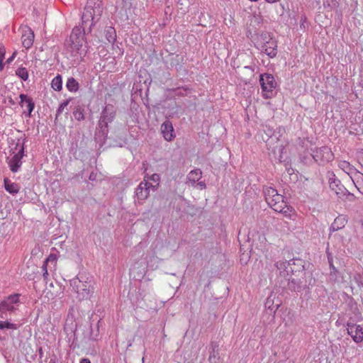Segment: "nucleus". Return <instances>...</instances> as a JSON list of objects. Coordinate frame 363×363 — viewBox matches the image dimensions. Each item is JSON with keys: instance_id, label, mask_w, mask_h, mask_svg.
<instances>
[{"instance_id": "nucleus-35", "label": "nucleus", "mask_w": 363, "mask_h": 363, "mask_svg": "<svg viewBox=\"0 0 363 363\" xmlns=\"http://www.w3.org/2000/svg\"><path fill=\"white\" fill-rule=\"evenodd\" d=\"M134 5V0H123V6L125 9H130Z\"/></svg>"}, {"instance_id": "nucleus-36", "label": "nucleus", "mask_w": 363, "mask_h": 363, "mask_svg": "<svg viewBox=\"0 0 363 363\" xmlns=\"http://www.w3.org/2000/svg\"><path fill=\"white\" fill-rule=\"evenodd\" d=\"M186 91V89H182L181 88H178V89H176V95H177V96H184Z\"/></svg>"}, {"instance_id": "nucleus-9", "label": "nucleus", "mask_w": 363, "mask_h": 363, "mask_svg": "<svg viewBox=\"0 0 363 363\" xmlns=\"http://www.w3.org/2000/svg\"><path fill=\"white\" fill-rule=\"evenodd\" d=\"M150 190L155 191L156 186H153L152 184L149 183L145 179L141 182L135 190V197L138 201H142L146 199L150 194Z\"/></svg>"}, {"instance_id": "nucleus-13", "label": "nucleus", "mask_w": 363, "mask_h": 363, "mask_svg": "<svg viewBox=\"0 0 363 363\" xmlns=\"http://www.w3.org/2000/svg\"><path fill=\"white\" fill-rule=\"evenodd\" d=\"M22 44L26 49H29L33 44L34 33L28 26L22 28Z\"/></svg>"}, {"instance_id": "nucleus-16", "label": "nucleus", "mask_w": 363, "mask_h": 363, "mask_svg": "<svg viewBox=\"0 0 363 363\" xmlns=\"http://www.w3.org/2000/svg\"><path fill=\"white\" fill-rule=\"evenodd\" d=\"M161 132L167 141H172L176 136L172 124L169 121H165L162 124Z\"/></svg>"}, {"instance_id": "nucleus-14", "label": "nucleus", "mask_w": 363, "mask_h": 363, "mask_svg": "<svg viewBox=\"0 0 363 363\" xmlns=\"http://www.w3.org/2000/svg\"><path fill=\"white\" fill-rule=\"evenodd\" d=\"M294 264V260L290 259L289 261H278L276 263L277 269L282 277H286L293 272L292 265Z\"/></svg>"}, {"instance_id": "nucleus-47", "label": "nucleus", "mask_w": 363, "mask_h": 363, "mask_svg": "<svg viewBox=\"0 0 363 363\" xmlns=\"http://www.w3.org/2000/svg\"><path fill=\"white\" fill-rule=\"evenodd\" d=\"M0 67L1 68H2V59L0 58Z\"/></svg>"}, {"instance_id": "nucleus-10", "label": "nucleus", "mask_w": 363, "mask_h": 363, "mask_svg": "<svg viewBox=\"0 0 363 363\" xmlns=\"http://www.w3.org/2000/svg\"><path fill=\"white\" fill-rule=\"evenodd\" d=\"M346 325L347 333L353 341L356 343L362 342L363 341V326L351 322H347Z\"/></svg>"}, {"instance_id": "nucleus-31", "label": "nucleus", "mask_w": 363, "mask_h": 363, "mask_svg": "<svg viewBox=\"0 0 363 363\" xmlns=\"http://www.w3.org/2000/svg\"><path fill=\"white\" fill-rule=\"evenodd\" d=\"M146 181L151 180L155 184H152L153 186H156V189H157V186H159L160 177L158 174H153L151 176L148 177L147 175L145 176V179Z\"/></svg>"}, {"instance_id": "nucleus-11", "label": "nucleus", "mask_w": 363, "mask_h": 363, "mask_svg": "<svg viewBox=\"0 0 363 363\" xmlns=\"http://www.w3.org/2000/svg\"><path fill=\"white\" fill-rule=\"evenodd\" d=\"M202 177V172L199 169L191 170L187 175L188 183L194 186L196 184L198 188L201 190L206 189V184L200 179Z\"/></svg>"}, {"instance_id": "nucleus-38", "label": "nucleus", "mask_w": 363, "mask_h": 363, "mask_svg": "<svg viewBox=\"0 0 363 363\" xmlns=\"http://www.w3.org/2000/svg\"><path fill=\"white\" fill-rule=\"evenodd\" d=\"M99 125L100 126V128H101V129H103V128H106L104 127V122H102V121H101V117H100V119H99Z\"/></svg>"}, {"instance_id": "nucleus-48", "label": "nucleus", "mask_w": 363, "mask_h": 363, "mask_svg": "<svg viewBox=\"0 0 363 363\" xmlns=\"http://www.w3.org/2000/svg\"><path fill=\"white\" fill-rule=\"evenodd\" d=\"M13 57H11L9 58L7 61H8L9 62H10L13 60Z\"/></svg>"}, {"instance_id": "nucleus-49", "label": "nucleus", "mask_w": 363, "mask_h": 363, "mask_svg": "<svg viewBox=\"0 0 363 363\" xmlns=\"http://www.w3.org/2000/svg\"><path fill=\"white\" fill-rule=\"evenodd\" d=\"M336 325H340V322H339V320H337V321H336Z\"/></svg>"}, {"instance_id": "nucleus-3", "label": "nucleus", "mask_w": 363, "mask_h": 363, "mask_svg": "<svg viewBox=\"0 0 363 363\" xmlns=\"http://www.w3.org/2000/svg\"><path fill=\"white\" fill-rule=\"evenodd\" d=\"M25 138H18L16 141L11 140L9 142V152L11 156L6 160L10 170L16 173L19 172L23 162L22 159L25 156Z\"/></svg>"}, {"instance_id": "nucleus-50", "label": "nucleus", "mask_w": 363, "mask_h": 363, "mask_svg": "<svg viewBox=\"0 0 363 363\" xmlns=\"http://www.w3.org/2000/svg\"><path fill=\"white\" fill-rule=\"evenodd\" d=\"M245 68L250 69V67L249 66H246Z\"/></svg>"}, {"instance_id": "nucleus-43", "label": "nucleus", "mask_w": 363, "mask_h": 363, "mask_svg": "<svg viewBox=\"0 0 363 363\" xmlns=\"http://www.w3.org/2000/svg\"><path fill=\"white\" fill-rule=\"evenodd\" d=\"M279 0H266L268 3L272 4L279 1Z\"/></svg>"}, {"instance_id": "nucleus-24", "label": "nucleus", "mask_w": 363, "mask_h": 363, "mask_svg": "<svg viewBox=\"0 0 363 363\" xmlns=\"http://www.w3.org/2000/svg\"><path fill=\"white\" fill-rule=\"evenodd\" d=\"M67 89L71 92H76L79 88L78 82L73 77L68 78L66 83Z\"/></svg>"}, {"instance_id": "nucleus-8", "label": "nucleus", "mask_w": 363, "mask_h": 363, "mask_svg": "<svg viewBox=\"0 0 363 363\" xmlns=\"http://www.w3.org/2000/svg\"><path fill=\"white\" fill-rule=\"evenodd\" d=\"M311 155L319 164H325L333 159V154L327 146L312 149Z\"/></svg>"}, {"instance_id": "nucleus-28", "label": "nucleus", "mask_w": 363, "mask_h": 363, "mask_svg": "<svg viewBox=\"0 0 363 363\" xmlns=\"http://www.w3.org/2000/svg\"><path fill=\"white\" fill-rule=\"evenodd\" d=\"M16 74L23 81L28 79V72L26 67H18L16 71Z\"/></svg>"}, {"instance_id": "nucleus-19", "label": "nucleus", "mask_w": 363, "mask_h": 363, "mask_svg": "<svg viewBox=\"0 0 363 363\" xmlns=\"http://www.w3.org/2000/svg\"><path fill=\"white\" fill-rule=\"evenodd\" d=\"M56 264H57V256L55 254H50L43 262V264L42 266L43 272H44L45 271L48 272V270H50V271L55 270Z\"/></svg>"}, {"instance_id": "nucleus-12", "label": "nucleus", "mask_w": 363, "mask_h": 363, "mask_svg": "<svg viewBox=\"0 0 363 363\" xmlns=\"http://www.w3.org/2000/svg\"><path fill=\"white\" fill-rule=\"evenodd\" d=\"M268 38L269 40H267L261 45V50L269 57L273 58L277 54V44L275 40H272V38L269 37V35Z\"/></svg>"}, {"instance_id": "nucleus-26", "label": "nucleus", "mask_w": 363, "mask_h": 363, "mask_svg": "<svg viewBox=\"0 0 363 363\" xmlns=\"http://www.w3.org/2000/svg\"><path fill=\"white\" fill-rule=\"evenodd\" d=\"M51 86L55 91H60L62 89V76L57 74L53 78L51 82Z\"/></svg>"}, {"instance_id": "nucleus-41", "label": "nucleus", "mask_w": 363, "mask_h": 363, "mask_svg": "<svg viewBox=\"0 0 363 363\" xmlns=\"http://www.w3.org/2000/svg\"><path fill=\"white\" fill-rule=\"evenodd\" d=\"M216 359V357L214 354H211L210 356H209V361L210 362H212L213 359ZM214 362H216V360H214Z\"/></svg>"}, {"instance_id": "nucleus-15", "label": "nucleus", "mask_w": 363, "mask_h": 363, "mask_svg": "<svg viewBox=\"0 0 363 363\" xmlns=\"http://www.w3.org/2000/svg\"><path fill=\"white\" fill-rule=\"evenodd\" d=\"M19 97L21 99L20 103H19L21 106L22 108H26V109L27 111V113L25 111L24 113L26 114V116L30 117L31 113L35 108V104H34L33 99L30 97H29L27 95L23 94H20Z\"/></svg>"}, {"instance_id": "nucleus-21", "label": "nucleus", "mask_w": 363, "mask_h": 363, "mask_svg": "<svg viewBox=\"0 0 363 363\" xmlns=\"http://www.w3.org/2000/svg\"><path fill=\"white\" fill-rule=\"evenodd\" d=\"M4 187L9 193L13 195L16 194L20 190L18 184L11 182L9 179H4Z\"/></svg>"}, {"instance_id": "nucleus-4", "label": "nucleus", "mask_w": 363, "mask_h": 363, "mask_svg": "<svg viewBox=\"0 0 363 363\" xmlns=\"http://www.w3.org/2000/svg\"><path fill=\"white\" fill-rule=\"evenodd\" d=\"M267 203L275 211L281 213L286 217L291 218L294 210L291 207L286 205L281 194L277 192L274 198L271 199Z\"/></svg>"}, {"instance_id": "nucleus-29", "label": "nucleus", "mask_w": 363, "mask_h": 363, "mask_svg": "<svg viewBox=\"0 0 363 363\" xmlns=\"http://www.w3.org/2000/svg\"><path fill=\"white\" fill-rule=\"evenodd\" d=\"M279 306V304L274 306V298H272V296L267 297L265 302V307L269 309L270 311H273L274 313H275L277 311Z\"/></svg>"}, {"instance_id": "nucleus-44", "label": "nucleus", "mask_w": 363, "mask_h": 363, "mask_svg": "<svg viewBox=\"0 0 363 363\" xmlns=\"http://www.w3.org/2000/svg\"><path fill=\"white\" fill-rule=\"evenodd\" d=\"M330 187H331L332 189H333V188H334V186H337V185H336V184H335V182H330Z\"/></svg>"}, {"instance_id": "nucleus-27", "label": "nucleus", "mask_w": 363, "mask_h": 363, "mask_svg": "<svg viewBox=\"0 0 363 363\" xmlns=\"http://www.w3.org/2000/svg\"><path fill=\"white\" fill-rule=\"evenodd\" d=\"M277 192V190L272 187H265L264 189V194L267 203H268L271 199L274 198Z\"/></svg>"}, {"instance_id": "nucleus-1", "label": "nucleus", "mask_w": 363, "mask_h": 363, "mask_svg": "<svg viewBox=\"0 0 363 363\" xmlns=\"http://www.w3.org/2000/svg\"><path fill=\"white\" fill-rule=\"evenodd\" d=\"M84 28L74 27L69 38L65 43L67 57L77 63L82 61L86 54V47L84 45Z\"/></svg>"}, {"instance_id": "nucleus-20", "label": "nucleus", "mask_w": 363, "mask_h": 363, "mask_svg": "<svg viewBox=\"0 0 363 363\" xmlns=\"http://www.w3.org/2000/svg\"><path fill=\"white\" fill-rule=\"evenodd\" d=\"M352 183L359 191H363V174L357 169L353 171L352 175L350 177Z\"/></svg>"}, {"instance_id": "nucleus-5", "label": "nucleus", "mask_w": 363, "mask_h": 363, "mask_svg": "<svg viewBox=\"0 0 363 363\" xmlns=\"http://www.w3.org/2000/svg\"><path fill=\"white\" fill-rule=\"evenodd\" d=\"M19 303V294H12L7 296L0 302V318H7L8 313H13L17 310Z\"/></svg>"}, {"instance_id": "nucleus-6", "label": "nucleus", "mask_w": 363, "mask_h": 363, "mask_svg": "<svg viewBox=\"0 0 363 363\" xmlns=\"http://www.w3.org/2000/svg\"><path fill=\"white\" fill-rule=\"evenodd\" d=\"M259 83L264 99H270L273 96V91L277 87V82L274 76L269 73L262 74L259 76Z\"/></svg>"}, {"instance_id": "nucleus-33", "label": "nucleus", "mask_w": 363, "mask_h": 363, "mask_svg": "<svg viewBox=\"0 0 363 363\" xmlns=\"http://www.w3.org/2000/svg\"><path fill=\"white\" fill-rule=\"evenodd\" d=\"M353 279L359 286L363 287V272L355 273L353 276Z\"/></svg>"}, {"instance_id": "nucleus-23", "label": "nucleus", "mask_w": 363, "mask_h": 363, "mask_svg": "<svg viewBox=\"0 0 363 363\" xmlns=\"http://www.w3.org/2000/svg\"><path fill=\"white\" fill-rule=\"evenodd\" d=\"M288 286L291 290L293 291H301L303 289V283L300 279H289Z\"/></svg>"}, {"instance_id": "nucleus-39", "label": "nucleus", "mask_w": 363, "mask_h": 363, "mask_svg": "<svg viewBox=\"0 0 363 363\" xmlns=\"http://www.w3.org/2000/svg\"><path fill=\"white\" fill-rule=\"evenodd\" d=\"M90 180L91 181H94L96 179V174L94 173V172H91L89 175V178Z\"/></svg>"}, {"instance_id": "nucleus-30", "label": "nucleus", "mask_w": 363, "mask_h": 363, "mask_svg": "<svg viewBox=\"0 0 363 363\" xmlns=\"http://www.w3.org/2000/svg\"><path fill=\"white\" fill-rule=\"evenodd\" d=\"M6 328L16 330L18 328V325L16 323H10L9 321H0V330H4Z\"/></svg>"}, {"instance_id": "nucleus-42", "label": "nucleus", "mask_w": 363, "mask_h": 363, "mask_svg": "<svg viewBox=\"0 0 363 363\" xmlns=\"http://www.w3.org/2000/svg\"><path fill=\"white\" fill-rule=\"evenodd\" d=\"M48 276V272L45 271L44 272H43V277L45 280H47Z\"/></svg>"}, {"instance_id": "nucleus-45", "label": "nucleus", "mask_w": 363, "mask_h": 363, "mask_svg": "<svg viewBox=\"0 0 363 363\" xmlns=\"http://www.w3.org/2000/svg\"><path fill=\"white\" fill-rule=\"evenodd\" d=\"M361 164L363 166V152H362L361 155Z\"/></svg>"}, {"instance_id": "nucleus-34", "label": "nucleus", "mask_w": 363, "mask_h": 363, "mask_svg": "<svg viewBox=\"0 0 363 363\" xmlns=\"http://www.w3.org/2000/svg\"><path fill=\"white\" fill-rule=\"evenodd\" d=\"M69 103V100L64 101L62 103H61L57 110V115L61 114L62 113V111H64L65 108L67 106Z\"/></svg>"}, {"instance_id": "nucleus-32", "label": "nucleus", "mask_w": 363, "mask_h": 363, "mask_svg": "<svg viewBox=\"0 0 363 363\" xmlns=\"http://www.w3.org/2000/svg\"><path fill=\"white\" fill-rule=\"evenodd\" d=\"M323 7L330 10L335 8L337 6V0H326L323 1Z\"/></svg>"}, {"instance_id": "nucleus-18", "label": "nucleus", "mask_w": 363, "mask_h": 363, "mask_svg": "<svg viewBox=\"0 0 363 363\" xmlns=\"http://www.w3.org/2000/svg\"><path fill=\"white\" fill-rule=\"evenodd\" d=\"M347 223V217L345 215H339L331 224L330 232H335L342 229Z\"/></svg>"}, {"instance_id": "nucleus-22", "label": "nucleus", "mask_w": 363, "mask_h": 363, "mask_svg": "<svg viewBox=\"0 0 363 363\" xmlns=\"http://www.w3.org/2000/svg\"><path fill=\"white\" fill-rule=\"evenodd\" d=\"M338 167L342 171H344L349 176V177H350L352 175L353 171L357 170V169L351 165L350 162L345 160L340 161L338 162Z\"/></svg>"}, {"instance_id": "nucleus-46", "label": "nucleus", "mask_w": 363, "mask_h": 363, "mask_svg": "<svg viewBox=\"0 0 363 363\" xmlns=\"http://www.w3.org/2000/svg\"><path fill=\"white\" fill-rule=\"evenodd\" d=\"M49 363H56V361H55V359H51L50 360Z\"/></svg>"}, {"instance_id": "nucleus-25", "label": "nucleus", "mask_w": 363, "mask_h": 363, "mask_svg": "<svg viewBox=\"0 0 363 363\" xmlns=\"http://www.w3.org/2000/svg\"><path fill=\"white\" fill-rule=\"evenodd\" d=\"M105 36L110 43H113L116 39V33L114 28L107 27L105 30Z\"/></svg>"}, {"instance_id": "nucleus-2", "label": "nucleus", "mask_w": 363, "mask_h": 363, "mask_svg": "<svg viewBox=\"0 0 363 363\" xmlns=\"http://www.w3.org/2000/svg\"><path fill=\"white\" fill-rule=\"evenodd\" d=\"M70 286L79 301L90 299L94 292L93 277L85 273H79L71 279Z\"/></svg>"}, {"instance_id": "nucleus-40", "label": "nucleus", "mask_w": 363, "mask_h": 363, "mask_svg": "<svg viewBox=\"0 0 363 363\" xmlns=\"http://www.w3.org/2000/svg\"><path fill=\"white\" fill-rule=\"evenodd\" d=\"M80 363H91V361L87 358H83L80 360Z\"/></svg>"}, {"instance_id": "nucleus-37", "label": "nucleus", "mask_w": 363, "mask_h": 363, "mask_svg": "<svg viewBox=\"0 0 363 363\" xmlns=\"http://www.w3.org/2000/svg\"><path fill=\"white\" fill-rule=\"evenodd\" d=\"M74 116H75L76 118L79 121L84 118V115L82 112H76V113H74Z\"/></svg>"}, {"instance_id": "nucleus-7", "label": "nucleus", "mask_w": 363, "mask_h": 363, "mask_svg": "<svg viewBox=\"0 0 363 363\" xmlns=\"http://www.w3.org/2000/svg\"><path fill=\"white\" fill-rule=\"evenodd\" d=\"M92 1H89L86 5L84 12L82 16V25L86 24L91 21L90 28L94 25L96 20L101 16V9L99 5L97 6H92Z\"/></svg>"}, {"instance_id": "nucleus-17", "label": "nucleus", "mask_w": 363, "mask_h": 363, "mask_svg": "<svg viewBox=\"0 0 363 363\" xmlns=\"http://www.w3.org/2000/svg\"><path fill=\"white\" fill-rule=\"evenodd\" d=\"M101 121L104 122V127L107 128L108 124L111 123L115 117V111L111 106H106L101 114Z\"/></svg>"}]
</instances>
